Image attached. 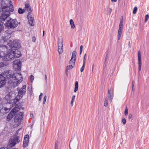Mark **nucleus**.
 Wrapping results in <instances>:
<instances>
[{
	"mask_svg": "<svg viewBox=\"0 0 149 149\" xmlns=\"http://www.w3.org/2000/svg\"><path fill=\"white\" fill-rule=\"evenodd\" d=\"M78 83L77 81H76L75 83V86L74 92H76L78 90Z\"/></svg>",
	"mask_w": 149,
	"mask_h": 149,
	"instance_id": "nucleus-23",
	"label": "nucleus"
},
{
	"mask_svg": "<svg viewBox=\"0 0 149 149\" xmlns=\"http://www.w3.org/2000/svg\"><path fill=\"white\" fill-rule=\"evenodd\" d=\"M0 149H13L12 148H10L9 149H8L6 147H3L0 148Z\"/></svg>",
	"mask_w": 149,
	"mask_h": 149,
	"instance_id": "nucleus-46",
	"label": "nucleus"
},
{
	"mask_svg": "<svg viewBox=\"0 0 149 149\" xmlns=\"http://www.w3.org/2000/svg\"><path fill=\"white\" fill-rule=\"evenodd\" d=\"M30 116L31 117V118H33V114H30Z\"/></svg>",
	"mask_w": 149,
	"mask_h": 149,
	"instance_id": "nucleus-56",
	"label": "nucleus"
},
{
	"mask_svg": "<svg viewBox=\"0 0 149 149\" xmlns=\"http://www.w3.org/2000/svg\"><path fill=\"white\" fill-rule=\"evenodd\" d=\"M86 59L85 57H84L83 59V64H85Z\"/></svg>",
	"mask_w": 149,
	"mask_h": 149,
	"instance_id": "nucleus-49",
	"label": "nucleus"
},
{
	"mask_svg": "<svg viewBox=\"0 0 149 149\" xmlns=\"http://www.w3.org/2000/svg\"><path fill=\"white\" fill-rule=\"evenodd\" d=\"M107 58V55L106 56V57H105V60H106V59Z\"/></svg>",
	"mask_w": 149,
	"mask_h": 149,
	"instance_id": "nucleus-64",
	"label": "nucleus"
},
{
	"mask_svg": "<svg viewBox=\"0 0 149 149\" xmlns=\"http://www.w3.org/2000/svg\"><path fill=\"white\" fill-rule=\"evenodd\" d=\"M17 112H10L7 117V120L9 121L10 120L12 119L13 116L14 115H17Z\"/></svg>",
	"mask_w": 149,
	"mask_h": 149,
	"instance_id": "nucleus-14",
	"label": "nucleus"
},
{
	"mask_svg": "<svg viewBox=\"0 0 149 149\" xmlns=\"http://www.w3.org/2000/svg\"><path fill=\"white\" fill-rule=\"evenodd\" d=\"M5 111H7L8 110V108H5L4 109Z\"/></svg>",
	"mask_w": 149,
	"mask_h": 149,
	"instance_id": "nucleus-59",
	"label": "nucleus"
},
{
	"mask_svg": "<svg viewBox=\"0 0 149 149\" xmlns=\"http://www.w3.org/2000/svg\"><path fill=\"white\" fill-rule=\"evenodd\" d=\"M26 92V91H24V90L20 89L18 91V94L23 97V95L25 94Z\"/></svg>",
	"mask_w": 149,
	"mask_h": 149,
	"instance_id": "nucleus-19",
	"label": "nucleus"
},
{
	"mask_svg": "<svg viewBox=\"0 0 149 149\" xmlns=\"http://www.w3.org/2000/svg\"><path fill=\"white\" fill-rule=\"evenodd\" d=\"M27 17L28 19V20H34V16L33 15H31V13H30V15H29V16Z\"/></svg>",
	"mask_w": 149,
	"mask_h": 149,
	"instance_id": "nucleus-29",
	"label": "nucleus"
},
{
	"mask_svg": "<svg viewBox=\"0 0 149 149\" xmlns=\"http://www.w3.org/2000/svg\"><path fill=\"white\" fill-rule=\"evenodd\" d=\"M20 140L19 139V137L16 136L13 139H11L10 142V145L11 146H14L17 143H18Z\"/></svg>",
	"mask_w": 149,
	"mask_h": 149,
	"instance_id": "nucleus-9",
	"label": "nucleus"
},
{
	"mask_svg": "<svg viewBox=\"0 0 149 149\" xmlns=\"http://www.w3.org/2000/svg\"><path fill=\"white\" fill-rule=\"evenodd\" d=\"M124 112H128V109L127 108L125 109Z\"/></svg>",
	"mask_w": 149,
	"mask_h": 149,
	"instance_id": "nucleus-55",
	"label": "nucleus"
},
{
	"mask_svg": "<svg viewBox=\"0 0 149 149\" xmlns=\"http://www.w3.org/2000/svg\"><path fill=\"white\" fill-rule=\"evenodd\" d=\"M8 58H5L6 60L9 61L15 58H19L21 55L20 51L18 49H15L14 50H10V52H9Z\"/></svg>",
	"mask_w": 149,
	"mask_h": 149,
	"instance_id": "nucleus-4",
	"label": "nucleus"
},
{
	"mask_svg": "<svg viewBox=\"0 0 149 149\" xmlns=\"http://www.w3.org/2000/svg\"><path fill=\"white\" fill-rule=\"evenodd\" d=\"M123 29H118V33L117 39L118 40H119L121 37V36L122 33Z\"/></svg>",
	"mask_w": 149,
	"mask_h": 149,
	"instance_id": "nucleus-21",
	"label": "nucleus"
},
{
	"mask_svg": "<svg viewBox=\"0 0 149 149\" xmlns=\"http://www.w3.org/2000/svg\"><path fill=\"white\" fill-rule=\"evenodd\" d=\"M106 11H108V12L107 13V14H108L110 15L112 11V9L111 8H106Z\"/></svg>",
	"mask_w": 149,
	"mask_h": 149,
	"instance_id": "nucleus-28",
	"label": "nucleus"
},
{
	"mask_svg": "<svg viewBox=\"0 0 149 149\" xmlns=\"http://www.w3.org/2000/svg\"><path fill=\"white\" fill-rule=\"evenodd\" d=\"M20 24V22H18L16 19H13L9 18L8 20H7V21L4 25L6 27L8 28L13 29L17 27L18 24Z\"/></svg>",
	"mask_w": 149,
	"mask_h": 149,
	"instance_id": "nucleus-3",
	"label": "nucleus"
},
{
	"mask_svg": "<svg viewBox=\"0 0 149 149\" xmlns=\"http://www.w3.org/2000/svg\"><path fill=\"white\" fill-rule=\"evenodd\" d=\"M12 33V31L9 29L6 31L4 34V36L3 37V40L4 41H6L8 39L10 38L11 36Z\"/></svg>",
	"mask_w": 149,
	"mask_h": 149,
	"instance_id": "nucleus-10",
	"label": "nucleus"
},
{
	"mask_svg": "<svg viewBox=\"0 0 149 149\" xmlns=\"http://www.w3.org/2000/svg\"><path fill=\"white\" fill-rule=\"evenodd\" d=\"M77 52L76 51H74L72 53V55L71 57L72 59H76Z\"/></svg>",
	"mask_w": 149,
	"mask_h": 149,
	"instance_id": "nucleus-22",
	"label": "nucleus"
},
{
	"mask_svg": "<svg viewBox=\"0 0 149 149\" xmlns=\"http://www.w3.org/2000/svg\"><path fill=\"white\" fill-rule=\"evenodd\" d=\"M24 8L25 10L29 12L28 15V17L29 16V15H30V13H31L32 11V10H31V7L30 6L29 3H25Z\"/></svg>",
	"mask_w": 149,
	"mask_h": 149,
	"instance_id": "nucleus-13",
	"label": "nucleus"
},
{
	"mask_svg": "<svg viewBox=\"0 0 149 149\" xmlns=\"http://www.w3.org/2000/svg\"><path fill=\"white\" fill-rule=\"evenodd\" d=\"M70 23L71 25V28L74 29L75 27V25L74 22L72 19H71L70 20Z\"/></svg>",
	"mask_w": 149,
	"mask_h": 149,
	"instance_id": "nucleus-24",
	"label": "nucleus"
},
{
	"mask_svg": "<svg viewBox=\"0 0 149 149\" xmlns=\"http://www.w3.org/2000/svg\"><path fill=\"white\" fill-rule=\"evenodd\" d=\"M132 115L131 114V113L129 114L128 116V119H130L132 118Z\"/></svg>",
	"mask_w": 149,
	"mask_h": 149,
	"instance_id": "nucleus-48",
	"label": "nucleus"
},
{
	"mask_svg": "<svg viewBox=\"0 0 149 149\" xmlns=\"http://www.w3.org/2000/svg\"><path fill=\"white\" fill-rule=\"evenodd\" d=\"M45 78L46 81H47V77L46 75H45Z\"/></svg>",
	"mask_w": 149,
	"mask_h": 149,
	"instance_id": "nucleus-58",
	"label": "nucleus"
},
{
	"mask_svg": "<svg viewBox=\"0 0 149 149\" xmlns=\"http://www.w3.org/2000/svg\"><path fill=\"white\" fill-rule=\"evenodd\" d=\"M58 50L59 54H61L63 52V49L58 48Z\"/></svg>",
	"mask_w": 149,
	"mask_h": 149,
	"instance_id": "nucleus-40",
	"label": "nucleus"
},
{
	"mask_svg": "<svg viewBox=\"0 0 149 149\" xmlns=\"http://www.w3.org/2000/svg\"><path fill=\"white\" fill-rule=\"evenodd\" d=\"M23 97L20 95H18L15 98L14 100V103L15 104H16V103L19 101V100L21 99Z\"/></svg>",
	"mask_w": 149,
	"mask_h": 149,
	"instance_id": "nucleus-16",
	"label": "nucleus"
},
{
	"mask_svg": "<svg viewBox=\"0 0 149 149\" xmlns=\"http://www.w3.org/2000/svg\"><path fill=\"white\" fill-rule=\"evenodd\" d=\"M43 95V93H41L40 95V96H41L42 97V95Z\"/></svg>",
	"mask_w": 149,
	"mask_h": 149,
	"instance_id": "nucleus-60",
	"label": "nucleus"
},
{
	"mask_svg": "<svg viewBox=\"0 0 149 149\" xmlns=\"http://www.w3.org/2000/svg\"><path fill=\"white\" fill-rule=\"evenodd\" d=\"M137 8L136 6L134 8L133 11V14H135L137 11Z\"/></svg>",
	"mask_w": 149,
	"mask_h": 149,
	"instance_id": "nucleus-34",
	"label": "nucleus"
},
{
	"mask_svg": "<svg viewBox=\"0 0 149 149\" xmlns=\"http://www.w3.org/2000/svg\"><path fill=\"white\" fill-rule=\"evenodd\" d=\"M122 121L123 124L125 125L126 123V120L125 118L123 117Z\"/></svg>",
	"mask_w": 149,
	"mask_h": 149,
	"instance_id": "nucleus-39",
	"label": "nucleus"
},
{
	"mask_svg": "<svg viewBox=\"0 0 149 149\" xmlns=\"http://www.w3.org/2000/svg\"><path fill=\"white\" fill-rule=\"evenodd\" d=\"M63 40L62 38H59L58 40V46L59 47H63Z\"/></svg>",
	"mask_w": 149,
	"mask_h": 149,
	"instance_id": "nucleus-17",
	"label": "nucleus"
},
{
	"mask_svg": "<svg viewBox=\"0 0 149 149\" xmlns=\"http://www.w3.org/2000/svg\"><path fill=\"white\" fill-rule=\"evenodd\" d=\"M63 47H59V46H58V48H62L63 49Z\"/></svg>",
	"mask_w": 149,
	"mask_h": 149,
	"instance_id": "nucleus-62",
	"label": "nucleus"
},
{
	"mask_svg": "<svg viewBox=\"0 0 149 149\" xmlns=\"http://www.w3.org/2000/svg\"><path fill=\"white\" fill-rule=\"evenodd\" d=\"M76 60V59H72V58H71V59L69 63L71 64H73L74 65V66Z\"/></svg>",
	"mask_w": 149,
	"mask_h": 149,
	"instance_id": "nucleus-27",
	"label": "nucleus"
},
{
	"mask_svg": "<svg viewBox=\"0 0 149 149\" xmlns=\"http://www.w3.org/2000/svg\"><path fill=\"white\" fill-rule=\"evenodd\" d=\"M120 22L123 23V17L122 16V18L121 19Z\"/></svg>",
	"mask_w": 149,
	"mask_h": 149,
	"instance_id": "nucleus-52",
	"label": "nucleus"
},
{
	"mask_svg": "<svg viewBox=\"0 0 149 149\" xmlns=\"http://www.w3.org/2000/svg\"><path fill=\"white\" fill-rule=\"evenodd\" d=\"M42 96H39V101L40 100H41V99L42 97Z\"/></svg>",
	"mask_w": 149,
	"mask_h": 149,
	"instance_id": "nucleus-53",
	"label": "nucleus"
},
{
	"mask_svg": "<svg viewBox=\"0 0 149 149\" xmlns=\"http://www.w3.org/2000/svg\"><path fill=\"white\" fill-rule=\"evenodd\" d=\"M108 97L111 102L113 97V93L111 89L108 91Z\"/></svg>",
	"mask_w": 149,
	"mask_h": 149,
	"instance_id": "nucleus-15",
	"label": "nucleus"
},
{
	"mask_svg": "<svg viewBox=\"0 0 149 149\" xmlns=\"http://www.w3.org/2000/svg\"><path fill=\"white\" fill-rule=\"evenodd\" d=\"M83 46L82 45H81L80 47V54H81L82 52V49H83Z\"/></svg>",
	"mask_w": 149,
	"mask_h": 149,
	"instance_id": "nucleus-42",
	"label": "nucleus"
},
{
	"mask_svg": "<svg viewBox=\"0 0 149 149\" xmlns=\"http://www.w3.org/2000/svg\"><path fill=\"white\" fill-rule=\"evenodd\" d=\"M8 45L10 50H14L15 49H19L21 47V45L17 40H14L11 43H9Z\"/></svg>",
	"mask_w": 149,
	"mask_h": 149,
	"instance_id": "nucleus-7",
	"label": "nucleus"
},
{
	"mask_svg": "<svg viewBox=\"0 0 149 149\" xmlns=\"http://www.w3.org/2000/svg\"><path fill=\"white\" fill-rule=\"evenodd\" d=\"M22 112H19V115H17L15 117V122L17 123V125L20 124L22 120V117L21 115L22 114Z\"/></svg>",
	"mask_w": 149,
	"mask_h": 149,
	"instance_id": "nucleus-8",
	"label": "nucleus"
},
{
	"mask_svg": "<svg viewBox=\"0 0 149 149\" xmlns=\"http://www.w3.org/2000/svg\"><path fill=\"white\" fill-rule=\"evenodd\" d=\"M8 64V63L6 61H4L0 63V68L4 67Z\"/></svg>",
	"mask_w": 149,
	"mask_h": 149,
	"instance_id": "nucleus-18",
	"label": "nucleus"
},
{
	"mask_svg": "<svg viewBox=\"0 0 149 149\" xmlns=\"http://www.w3.org/2000/svg\"><path fill=\"white\" fill-rule=\"evenodd\" d=\"M117 0H111V2H116Z\"/></svg>",
	"mask_w": 149,
	"mask_h": 149,
	"instance_id": "nucleus-57",
	"label": "nucleus"
},
{
	"mask_svg": "<svg viewBox=\"0 0 149 149\" xmlns=\"http://www.w3.org/2000/svg\"><path fill=\"white\" fill-rule=\"evenodd\" d=\"M123 23L120 22L119 24L118 29H123Z\"/></svg>",
	"mask_w": 149,
	"mask_h": 149,
	"instance_id": "nucleus-30",
	"label": "nucleus"
},
{
	"mask_svg": "<svg viewBox=\"0 0 149 149\" xmlns=\"http://www.w3.org/2000/svg\"><path fill=\"white\" fill-rule=\"evenodd\" d=\"M68 68H65V74L67 75H68Z\"/></svg>",
	"mask_w": 149,
	"mask_h": 149,
	"instance_id": "nucleus-45",
	"label": "nucleus"
},
{
	"mask_svg": "<svg viewBox=\"0 0 149 149\" xmlns=\"http://www.w3.org/2000/svg\"><path fill=\"white\" fill-rule=\"evenodd\" d=\"M36 40V38L34 36L32 38V41L34 42H35Z\"/></svg>",
	"mask_w": 149,
	"mask_h": 149,
	"instance_id": "nucleus-47",
	"label": "nucleus"
},
{
	"mask_svg": "<svg viewBox=\"0 0 149 149\" xmlns=\"http://www.w3.org/2000/svg\"><path fill=\"white\" fill-rule=\"evenodd\" d=\"M26 86L25 85H24L22 87V88H21V89H22L24 91H26Z\"/></svg>",
	"mask_w": 149,
	"mask_h": 149,
	"instance_id": "nucleus-44",
	"label": "nucleus"
},
{
	"mask_svg": "<svg viewBox=\"0 0 149 149\" xmlns=\"http://www.w3.org/2000/svg\"><path fill=\"white\" fill-rule=\"evenodd\" d=\"M138 65L139 68L138 70L140 71L141 69V55L140 52L139 51L138 52Z\"/></svg>",
	"mask_w": 149,
	"mask_h": 149,
	"instance_id": "nucleus-12",
	"label": "nucleus"
},
{
	"mask_svg": "<svg viewBox=\"0 0 149 149\" xmlns=\"http://www.w3.org/2000/svg\"><path fill=\"white\" fill-rule=\"evenodd\" d=\"M21 62L20 60H15L13 62V66L15 71H17V76H19V77L22 78V76L20 73L21 68Z\"/></svg>",
	"mask_w": 149,
	"mask_h": 149,
	"instance_id": "nucleus-6",
	"label": "nucleus"
},
{
	"mask_svg": "<svg viewBox=\"0 0 149 149\" xmlns=\"http://www.w3.org/2000/svg\"><path fill=\"white\" fill-rule=\"evenodd\" d=\"M149 16L148 14L146 15L145 16V22H146L149 18Z\"/></svg>",
	"mask_w": 149,
	"mask_h": 149,
	"instance_id": "nucleus-38",
	"label": "nucleus"
},
{
	"mask_svg": "<svg viewBox=\"0 0 149 149\" xmlns=\"http://www.w3.org/2000/svg\"><path fill=\"white\" fill-rule=\"evenodd\" d=\"M46 99H47V96L46 95H45L43 98V104H44L45 103V102H46Z\"/></svg>",
	"mask_w": 149,
	"mask_h": 149,
	"instance_id": "nucleus-41",
	"label": "nucleus"
},
{
	"mask_svg": "<svg viewBox=\"0 0 149 149\" xmlns=\"http://www.w3.org/2000/svg\"><path fill=\"white\" fill-rule=\"evenodd\" d=\"M19 73L17 72L16 74L11 70H7L3 72L0 74V88L3 87L6 84L7 80L10 79L8 81L9 84H13L14 86H17L18 83L22 81V78L17 76L18 73Z\"/></svg>",
	"mask_w": 149,
	"mask_h": 149,
	"instance_id": "nucleus-1",
	"label": "nucleus"
},
{
	"mask_svg": "<svg viewBox=\"0 0 149 149\" xmlns=\"http://www.w3.org/2000/svg\"><path fill=\"white\" fill-rule=\"evenodd\" d=\"M86 54H84V57H86Z\"/></svg>",
	"mask_w": 149,
	"mask_h": 149,
	"instance_id": "nucleus-63",
	"label": "nucleus"
},
{
	"mask_svg": "<svg viewBox=\"0 0 149 149\" xmlns=\"http://www.w3.org/2000/svg\"><path fill=\"white\" fill-rule=\"evenodd\" d=\"M20 107L17 105H16L15 107L13 108L10 112H18L20 109Z\"/></svg>",
	"mask_w": 149,
	"mask_h": 149,
	"instance_id": "nucleus-20",
	"label": "nucleus"
},
{
	"mask_svg": "<svg viewBox=\"0 0 149 149\" xmlns=\"http://www.w3.org/2000/svg\"><path fill=\"white\" fill-rule=\"evenodd\" d=\"M74 101V100H72L71 101L70 104H71V105L72 106L73 105V103Z\"/></svg>",
	"mask_w": 149,
	"mask_h": 149,
	"instance_id": "nucleus-51",
	"label": "nucleus"
},
{
	"mask_svg": "<svg viewBox=\"0 0 149 149\" xmlns=\"http://www.w3.org/2000/svg\"><path fill=\"white\" fill-rule=\"evenodd\" d=\"M29 135L28 134H26L24 136V139L23 147L25 148L28 145Z\"/></svg>",
	"mask_w": 149,
	"mask_h": 149,
	"instance_id": "nucleus-11",
	"label": "nucleus"
},
{
	"mask_svg": "<svg viewBox=\"0 0 149 149\" xmlns=\"http://www.w3.org/2000/svg\"><path fill=\"white\" fill-rule=\"evenodd\" d=\"M2 13L1 14L0 17L1 21H5L6 20H8L9 19V14L10 12H12L14 11V8L13 5L9 6L7 5L2 6Z\"/></svg>",
	"mask_w": 149,
	"mask_h": 149,
	"instance_id": "nucleus-2",
	"label": "nucleus"
},
{
	"mask_svg": "<svg viewBox=\"0 0 149 149\" xmlns=\"http://www.w3.org/2000/svg\"><path fill=\"white\" fill-rule=\"evenodd\" d=\"M33 20H29V24L31 26H33L34 24L33 23Z\"/></svg>",
	"mask_w": 149,
	"mask_h": 149,
	"instance_id": "nucleus-32",
	"label": "nucleus"
},
{
	"mask_svg": "<svg viewBox=\"0 0 149 149\" xmlns=\"http://www.w3.org/2000/svg\"><path fill=\"white\" fill-rule=\"evenodd\" d=\"M57 143L58 141H56L55 142V149H58V146H57Z\"/></svg>",
	"mask_w": 149,
	"mask_h": 149,
	"instance_id": "nucleus-43",
	"label": "nucleus"
},
{
	"mask_svg": "<svg viewBox=\"0 0 149 149\" xmlns=\"http://www.w3.org/2000/svg\"><path fill=\"white\" fill-rule=\"evenodd\" d=\"M75 96L74 95H73L72 97V100H74Z\"/></svg>",
	"mask_w": 149,
	"mask_h": 149,
	"instance_id": "nucleus-50",
	"label": "nucleus"
},
{
	"mask_svg": "<svg viewBox=\"0 0 149 149\" xmlns=\"http://www.w3.org/2000/svg\"><path fill=\"white\" fill-rule=\"evenodd\" d=\"M10 49H8L7 47L5 46H0V56L1 58H3L2 59L5 61H8L5 59V58H8L9 52H10Z\"/></svg>",
	"mask_w": 149,
	"mask_h": 149,
	"instance_id": "nucleus-5",
	"label": "nucleus"
},
{
	"mask_svg": "<svg viewBox=\"0 0 149 149\" xmlns=\"http://www.w3.org/2000/svg\"><path fill=\"white\" fill-rule=\"evenodd\" d=\"M24 10L21 8H19L18 9V13L19 14H22L24 12Z\"/></svg>",
	"mask_w": 149,
	"mask_h": 149,
	"instance_id": "nucleus-26",
	"label": "nucleus"
},
{
	"mask_svg": "<svg viewBox=\"0 0 149 149\" xmlns=\"http://www.w3.org/2000/svg\"><path fill=\"white\" fill-rule=\"evenodd\" d=\"M44 31H43V35H42V36H44Z\"/></svg>",
	"mask_w": 149,
	"mask_h": 149,
	"instance_id": "nucleus-61",
	"label": "nucleus"
},
{
	"mask_svg": "<svg viewBox=\"0 0 149 149\" xmlns=\"http://www.w3.org/2000/svg\"><path fill=\"white\" fill-rule=\"evenodd\" d=\"M128 112H125V114H125V116H126L128 114Z\"/></svg>",
	"mask_w": 149,
	"mask_h": 149,
	"instance_id": "nucleus-54",
	"label": "nucleus"
},
{
	"mask_svg": "<svg viewBox=\"0 0 149 149\" xmlns=\"http://www.w3.org/2000/svg\"><path fill=\"white\" fill-rule=\"evenodd\" d=\"M30 80L31 82H32L34 80V76L33 75H31L30 76Z\"/></svg>",
	"mask_w": 149,
	"mask_h": 149,
	"instance_id": "nucleus-37",
	"label": "nucleus"
},
{
	"mask_svg": "<svg viewBox=\"0 0 149 149\" xmlns=\"http://www.w3.org/2000/svg\"><path fill=\"white\" fill-rule=\"evenodd\" d=\"M132 90L133 91H134V83L133 81H132Z\"/></svg>",
	"mask_w": 149,
	"mask_h": 149,
	"instance_id": "nucleus-36",
	"label": "nucleus"
},
{
	"mask_svg": "<svg viewBox=\"0 0 149 149\" xmlns=\"http://www.w3.org/2000/svg\"><path fill=\"white\" fill-rule=\"evenodd\" d=\"M108 100L106 99V97L105 99V100L104 101V106L105 107H106L108 105Z\"/></svg>",
	"mask_w": 149,
	"mask_h": 149,
	"instance_id": "nucleus-31",
	"label": "nucleus"
},
{
	"mask_svg": "<svg viewBox=\"0 0 149 149\" xmlns=\"http://www.w3.org/2000/svg\"><path fill=\"white\" fill-rule=\"evenodd\" d=\"M3 23L2 21H0V33L3 30L4 27L3 25Z\"/></svg>",
	"mask_w": 149,
	"mask_h": 149,
	"instance_id": "nucleus-25",
	"label": "nucleus"
},
{
	"mask_svg": "<svg viewBox=\"0 0 149 149\" xmlns=\"http://www.w3.org/2000/svg\"><path fill=\"white\" fill-rule=\"evenodd\" d=\"M74 66H73L72 65H69L68 66H67L66 68H68V70L72 69Z\"/></svg>",
	"mask_w": 149,
	"mask_h": 149,
	"instance_id": "nucleus-33",
	"label": "nucleus"
},
{
	"mask_svg": "<svg viewBox=\"0 0 149 149\" xmlns=\"http://www.w3.org/2000/svg\"><path fill=\"white\" fill-rule=\"evenodd\" d=\"M85 64H83L82 67L81 68L80 71L81 72H82L84 69Z\"/></svg>",
	"mask_w": 149,
	"mask_h": 149,
	"instance_id": "nucleus-35",
	"label": "nucleus"
}]
</instances>
